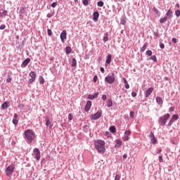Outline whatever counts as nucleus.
<instances>
[{
  "instance_id": "1",
  "label": "nucleus",
  "mask_w": 180,
  "mask_h": 180,
  "mask_svg": "<svg viewBox=\"0 0 180 180\" xmlns=\"http://www.w3.org/2000/svg\"><path fill=\"white\" fill-rule=\"evenodd\" d=\"M24 135L25 137L26 142L28 144H30V143H32L36 137L34 131H33V130L32 129L25 130L24 132Z\"/></svg>"
},
{
  "instance_id": "2",
  "label": "nucleus",
  "mask_w": 180,
  "mask_h": 180,
  "mask_svg": "<svg viewBox=\"0 0 180 180\" xmlns=\"http://www.w3.org/2000/svg\"><path fill=\"white\" fill-rule=\"evenodd\" d=\"M95 148L100 154H103L105 153V142L103 140H97L94 142Z\"/></svg>"
},
{
  "instance_id": "3",
  "label": "nucleus",
  "mask_w": 180,
  "mask_h": 180,
  "mask_svg": "<svg viewBox=\"0 0 180 180\" xmlns=\"http://www.w3.org/2000/svg\"><path fill=\"white\" fill-rule=\"evenodd\" d=\"M171 117V115L169 114H166L162 117H160L158 120V123L160 126H165V124L167 123V120Z\"/></svg>"
},
{
  "instance_id": "4",
  "label": "nucleus",
  "mask_w": 180,
  "mask_h": 180,
  "mask_svg": "<svg viewBox=\"0 0 180 180\" xmlns=\"http://www.w3.org/2000/svg\"><path fill=\"white\" fill-rule=\"evenodd\" d=\"M116 81V77H115V72H112L111 75H108L105 77V82H107V84H112Z\"/></svg>"
},
{
  "instance_id": "5",
  "label": "nucleus",
  "mask_w": 180,
  "mask_h": 180,
  "mask_svg": "<svg viewBox=\"0 0 180 180\" xmlns=\"http://www.w3.org/2000/svg\"><path fill=\"white\" fill-rule=\"evenodd\" d=\"M13 171H15V165H11L6 169L5 172L7 176H11L13 174Z\"/></svg>"
},
{
  "instance_id": "6",
  "label": "nucleus",
  "mask_w": 180,
  "mask_h": 180,
  "mask_svg": "<svg viewBox=\"0 0 180 180\" xmlns=\"http://www.w3.org/2000/svg\"><path fill=\"white\" fill-rule=\"evenodd\" d=\"M33 156L34 158L37 159V161H39L41 158V155H40V150L39 148H35L33 150Z\"/></svg>"
},
{
  "instance_id": "7",
  "label": "nucleus",
  "mask_w": 180,
  "mask_h": 180,
  "mask_svg": "<svg viewBox=\"0 0 180 180\" xmlns=\"http://www.w3.org/2000/svg\"><path fill=\"white\" fill-rule=\"evenodd\" d=\"M101 116H102V112L98 111L96 113L91 115L90 119L91 120H98V119H100Z\"/></svg>"
},
{
  "instance_id": "8",
  "label": "nucleus",
  "mask_w": 180,
  "mask_h": 180,
  "mask_svg": "<svg viewBox=\"0 0 180 180\" xmlns=\"http://www.w3.org/2000/svg\"><path fill=\"white\" fill-rule=\"evenodd\" d=\"M91 106H92V101H87L86 104L84 107L85 112H89V109H91Z\"/></svg>"
},
{
  "instance_id": "9",
  "label": "nucleus",
  "mask_w": 180,
  "mask_h": 180,
  "mask_svg": "<svg viewBox=\"0 0 180 180\" xmlns=\"http://www.w3.org/2000/svg\"><path fill=\"white\" fill-rule=\"evenodd\" d=\"M153 91H154V88H153V87L148 88L146 90V91L145 92V97L148 98V96H150V95H151L153 94Z\"/></svg>"
},
{
  "instance_id": "10",
  "label": "nucleus",
  "mask_w": 180,
  "mask_h": 180,
  "mask_svg": "<svg viewBox=\"0 0 180 180\" xmlns=\"http://www.w3.org/2000/svg\"><path fill=\"white\" fill-rule=\"evenodd\" d=\"M67 39V31L63 30L60 34V40L64 43V40Z\"/></svg>"
},
{
  "instance_id": "11",
  "label": "nucleus",
  "mask_w": 180,
  "mask_h": 180,
  "mask_svg": "<svg viewBox=\"0 0 180 180\" xmlns=\"http://www.w3.org/2000/svg\"><path fill=\"white\" fill-rule=\"evenodd\" d=\"M30 63V58H26L21 64L22 68H25V67H27V65Z\"/></svg>"
},
{
  "instance_id": "12",
  "label": "nucleus",
  "mask_w": 180,
  "mask_h": 180,
  "mask_svg": "<svg viewBox=\"0 0 180 180\" xmlns=\"http://www.w3.org/2000/svg\"><path fill=\"white\" fill-rule=\"evenodd\" d=\"M99 18V12L95 11L93 15V20L94 22H98V19Z\"/></svg>"
},
{
  "instance_id": "13",
  "label": "nucleus",
  "mask_w": 180,
  "mask_h": 180,
  "mask_svg": "<svg viewBox=\"0 0 180 180\" xmlns=\"http://www.w3.org/2000/svg\"><path fill=\"white\" fill-rule=\"evenodd\" d=\"M116 144L115 145V148H120L122 147V141L120 139L115 140Z\"/></svg>"
},
{
  "instance_id": "14",
  "label": "nucleus",
  "mask_w": 180,
  "mask_h": 180,
  "mask_svg": "<svg viewBox=\"0 0 180 180\" xmlns=\"http://www.w3.org/2000/svg\"><path fill=\"white\" fill-rule=\"evenodd\" d=\"M111 61H112V55L108 53V56H106L105 63L106 64H110Z\"/></svg>"
},
{
  "instance_id": "15",
  "label": "nucleus",
  "mask_w": 180,
  "mask_h": 180,
  "mask_svg": "<svg viewBox=\"0 0 180 180\" xmlns=\"http://www.w3.org/2000/svg\"><path fill=\"white\" fill-rule=\"evenodd\" d=\"M25 11H26L25 7H20V11H19V16H20V18H22V16H23V13H25Z\"/></svg>"
},
{
  "instance_id": "16",
  "label": "nucleus",
  "mask_w": 180,
  "mask_h": 180,
  "mask_svg": "<svg viewBox=\"0 0 180 180\" xmlns=\"http://www.w3.org/2000/svg\"><path fill=\"white\" fill-rule=\"evenodd\" d=\"M46 120V127H49V126H50V127L51 128V121L50 120V119H49V117H46L45 118Z\"/></svg>"
},
{
  "instance_id": "17",
  "label": "nucleus",
  "mask_w": 180,
  "mask_h": 180,
  "mask_svg": "<svg viewBox=\"0 0 180 180\" xmlns=\"http://www.w3.org/2000/svg\"><path fill=\"white\" fill-rule=\"evenodd\" d=\"M165 16L169 18H172V10L169 9L166 13Z\"/></svg>"
},
{
  "instance_id": "18",
  "label": "nucleus",
  "mask_w": 180,
  "mask_h": 180,
  "mask_svg": "<svg viewBox=\"0 0 180 180\" xmlns=\"http://www.w3.org/2000/svg\"><path fill=\"white\" fill-rule=\"evenodd\" d=\"M113 105V101H112V98H110L107 101V106L108 108H112Z\"/></svg>"
},
{
  "instance_id": "19",
  "label": "nucleus",
  "mask_w": 180,
  "mask_h": 180,
  "mask_svg": "<svg viewBox=\"0 0 180 180\" xmlns=\"http://www.w3.org/2000/svg\"><path fill=\"white\" fill-rule=\"evenodd\" d=\"M8 15V11L6 10L3 11L2 12L0 11V18H4V16Z\"/></svg>"
},
{
  "instance_id": "20",
  "label": "nucleus",
  "mask_w": 180,
  "mask_h": 180,
  "mask_svg": "<svg viewBox=\"0 0 180 180\" xmlns=\"http://www.w3.org/2000/svg\"><path fill=\"white\" fill-rule=\"evenodd\" d=\"M29 75L31 77V79H36V72L32 71L29 73Z\"/></svg>"
},
{
  "instance_id": "21",
  "label": "nucleus",
  "mask_w": 180,
  "mask_h": 180,
  "mask_svg": "<svg viewBox=\"0 0 180 180\" xmlns=\"http://www.w3.org/2000/svg\"><path fill=\"white\" fill-rule=\"evenodd\" d=\"M123 81H124V84L125 85L126 89H129V88H130V86L129 85V83H127V80L126 79V78L124 77Z\"/></svg>"
},
{
  "instance_id": "22",
  "label": "nucleus",
  "mask_w": 180,
  "mask_h": 180,
  "mask_svg": "<svg viewBox=\"0 0 180 180\" xmlns=\"http://www.w3.org/2000/svg\"><path fill=\"white\" fill-rule=\"evenodd\" d=\"M156 102L158 105H162V98L161 97H156Z\"/></svg>"
},
{
  "instance_id": "23",
  "label": "nucleus",
  "mask_w": 180,
  "mask_h": 180,
  "mask_svg": "<svg viewBox=\"0 0 180 180\" xmlns=\"http://www.w3.org/2000/svg\"><path fill=\"white\" fill-rule=\"evenodd\" d=\"M110 133H116V127L115 126H111L109 128Z\"/></svg>"
},
{
  "instance_id": "24",
  "label": "nucleus",
  "mask_w": 180,
  "mask_h": 180,
  "mask_svg": "<svg viewBox=\"0 0 180 180\" xmlns=\"http://www.w3.org/2000/svg\"><path fill=\"white\" fill-rule=\"evenodd\" d=\"M172 119L175 122V120H178L179 119V115H178V114L173 115L172 116Z\"/></svg>"
},
{
  "instance_id": "25",
  "label": "nucleus",
  "mask_w": 180,
  "mask_h": 180,
  "mask_svg": "<svg viewBox=\"0 0 180 180\" xmlns=\"http://www.w3.org/2000/svg\"><path fill=\"white\" fill-rule=\"evenodd\" d=\"M72 67H77V59L75 58L72 60Z\"/></svg>"
},
{
  "instance_id": "26",
  "label": "nucleus",
  "mask_w": 180,
  "mask_h": 180,
  "mask_svg": "<svg viewBox=\"0 0 180 180\" xmlns=\"http://www.w3.org/2000/svg\"><path fill=\"white\" fill-rule=\"evenodd\" d=\"M146 49H147V44H143V46L141 49V53H144V51H146Z\"/></svg>"
},
{
  "instance_id": "27",
  "label": "nucleus",
  "mask_w": 180,
  "mask_h": 180,
  "mask_svg": "<svg viewBox=\"0 0 180 180\" xmlns=\"http://www.w3.org/2000/svg\"><path fill=\"white\" fill-rule=\"evenodd\" d=\"M65 53H66V54H70V53H71V47H70V46H67L66 48H65Z\"/></svg>"
},
{
  "instance_id": "28",
  "label": "nucleus",
  "mask_w": 180,
  "mask_h": 180,
  "mask_svg": "<svg viewBox=\"0 0 180 180\" xmlns=\"http://www.w3.org/2000/svg\"><path fill=\"white\" fill-rule=\"evenodd\" d=\"M168 17L165 16L163 18L160 20V23H164V22H167Z\"/></svg>"
},
{
  "instance_id": "29",
  "label": "nucleus",
  "mask_w": 180,
  "mask_h": 180,
  "mask_svg": "<svg viewBox=\"0 0 180 180\" xmlns=\"http://www.w3.org/2000/svg\"><path fill=\"white\" fill-rule=\"evenodd\" d=\"M149 60H152V61H154V63H157V56H150Z\"/></svg>"
},
{
  "instance_id": "30",
  "label": "nucleus",
  "mask_w": 180,
  "mask_h": 180,
  "mask_svg": "<svg viewBox=\"0 0 180 180\" xmlns=\"http://www.w3.org/2000/svg\"><path fill=\"white\" fill-rule=\"evenodd\" d=\"M122 140L124 141H129V140H130V137H129L127 135H125L122 136Z\"/></svg>"
},
{
  "instance_id": "31",
  "label": "nucleus",
  "mask_w": 180,
  "mask_h": 180,
  "mask_svg": "<svg viewBox=\"0 0 180 180\" xmlns=\"http://www.w3.org/2000/svg\"><path fill=\"white\" fill-rule=\"evenodd\" d=\"M89 0H83L82 4L84 6H88L89 5Z\"/></svg>"
},
{
  "instance_id": "32",
  "label": "nucleus",
  "mask_w": 180,
  "mask_h": 180,
  "mask_svg": "<svg viewBox=\"0 0 180 180\" xmlns=\"http://www.w3.org/2000/svg\"><path fill=\"white\" fill-rule=\"evenodd\" d=\"M1 108L3 109H6V108H8V103L6 101L4 102L2 105H1Z\"/></svg>"
},
{
  "instance_id": "33",
  "label": "nucleus",
  "mask_w": 180,
  "mask_h": 180,
  "mask_svg": "<svg viewBox=\"0 0 180 180\" xmlns=\"http://www.w3.org/2000/svg\"><path fill=\"white\" fill-rule=\"evenodd\" d=\"M97 5H98V6H100V8H102V6H103V5H104V3H103V1H100L97 3Z\"/></svg>"
},
{
  "instance_id": "34",
  "label": "nucleus",
  "mask_w": 180,
  "mask_h": 180,
  "mask_svg": "<svg viewBox=\"0 0 180 180\" xmlns=\"http://www.w3.org/2000/svg\"><path fill=\"white\" fill-rule=\"evenodd\" d=\"M124 134H125V136H130V134H131V131H130V130H126L125 131H124Z\"/></svg>"
},
{
  "instance_id": "35",
  "label": "nucleus",
  "mask_w": 180,
  "mask_h": 180,
  "mask_svg": "<svg viewBox=\"0 0 180 180\" xmlns=\"http://www.w3.org/2000/svg\"><path fill=\"white\" fill-rule=\"evenodd\" d=\"M53 16H54V11L51 13H48L46 15V17L49 18H51Z\"/></svg>"
},
{
  "instance_id": "36",
  "label": "nucleus",
  "mask_w": 180,
  "mask_h": 180,
  "mask_svg": "<svg viewBox=\"0 0 180 180\" xmlns=\"http://www.w3.org/2000/svg\"><path fill=\"white\" fill-rule=\"evenodd\" d=\"M39 84L41 85H43V84H44V78H43V77H40Z\"/></svg>"
},
{
  "instance_id": "37",
  "label": "nucleus",
  "mask_w": 180,
  "mask_h": 180,
  "mask_svg": "<svg viewBox=\"0 0 180 180\" xmlns=\"http://www.w3.org/2000/svg\"><path fill=\"white\" fill-rule=\"evenodd\" d=\"M12 81V78L11 77V75H7L6 82H11Z\"/></svg>"
},
{
  "instance_id": "38",
  "label": "nucleus",
  "mask_w": 180,
  "mask_h": 180,
  "mask_svg": "<svg viewBox=\"0 0 180 180\" xmlns=\"http://www.w3.org/2000/svg\"><path fill=\"white\" fill-rule=\"evenodd\" d=\"M87 98H88V99H90V101H94V99H95L94 98V95H92V94H89Z\"/></svg>"
},
{
  "instance_id": "39",
  "label": "nucleus",
  "mask_w": 180,
  "mask_h": 180,
  "mask_svg": "<svg viewBox=\"0 0 180 180\" xmlns=\"http://www.w3.org/2000/svg\"><path fill=\"white\" fill-rule=\"evenodd\" d=\"M146 54H147V56H149V57H150V56H153V51H151V50H148L146 51Z\"/></svg>"
},
{
  "instance_id": "40",
  "label": "nucleus",
  "mask_w": 180,
  "mask_h": 180,
  "mask_svg": "<svg viewBox=\"0 0 180 180\" xmlns=\"http://www.w3.org/2000/svg\"><path fill=\"white\" fill-rule=\"evenodd\" d=\"M153 11H154L155 13H156L157 15H160V11H158L157 8L154 7V8H153Z\"/></svg>"
},
{
  "instance_id": "41",
  "label": "nucleus",
  "mask_w": 180,
  "mask_h": 180,
  "mask_svg": "<svg viewBox=\"0 0 180 180\" xmlns=\"http://www.w3.org/2000/svg\"><path fill=\"white\" fill-rule=\"evenodd\" d=\"M175 121L171 118V120H169V123H168V126H172V124H174Z\"/></svg>"
},
{
  "instance_id": "42",
  "label": "nucleus",
  "mask_w": 180,
  "mask_h": 180,
  "mask_svg": "<svg viewBox=\"0 0 180 180\" xmlns=\"http://www.w3.org/2000/svg\"><path fill=\"white\" fill-rule=\"evenodd\" d=\"M57 5H58V3L57 2H53L51 4V8H56V6H57Z\"/></svg>"
},
{
  "instance_id": "43",
  "label": "nucleus",
  "mask_w": 180,
  "mask_h": 180,
  "mask_svg": "<svg viewBox=\"0 0 180 180\" xmlns=\"http://www.w3.org/2000/svg\"><path fill=\"white\" fill-rule=\"evenodd\" d=\"M175 15L177 18H179L180 16V11L179 10H177L175 11Z\"/></svg>"
},
{
  "instance_id": "44",
  "label": "nucleus",
  "mask_w": 180,
  "mask_h": 180,
  "mask_svg": "<svg viewBox=\"0 0 180 180\" xmlns=\"http://www.w3.org/2000/svg\"><path fill=\"white\" fill-rule=\"evenodd\" d=\"M36 80V79H30V80L28 81V84L30 85L32 84V82H34V81Z\"/></svg>"
},
{
  "instance_id": "45",
  "label": "nucleus",
  "mask_w": 180,
  "mask_h": 180,
  "mask_svg": "<svg viewBox=\"0 0 180 180\" xmlns=\"http://www.w3.org/2000/svg\"><path fill=\"white\" fill-rule=\"evenodd\" d=\"M12 122H13V124H15V126L18 125V120L13 119Z\"/></svg>"
},
{
  "instance_id": "46",
  "label": "nucleus",
  "mask_w": 180,
  "mask_h": 180,
  "mask_svg": "<svg viewBox=\"0 0 180 180\" xmlns=\"http://www.w3.org/2000/svg\"><path fill=\"white\" fill-rule=\"evenodd\" d=\"M47 32H48V36H51L53 34V32L51 31V30L48 29Z\"/></svg>"
},
{
  "instance_id": "47",
  "label": "nucleus",
  "mask_w": 180,
  "mask_h": 180,
  "mask_svg": "<svg viewBox=\"0 0 180 180\" xmlns=\"http://www.w3.org/2000/svg\"><path fill=\"white\" fill-rule=\"evenodd\" d=\"M151 143L152 144H155V143H157V139H155V138H152Z\"/></svg>"
},
{
  "instance_id": "48",
  "label": "nucleus",
  "mask_w": 180,
  "mask_h": 180,
  "mask_svg": "<svg viewBox=\"0 0 180 180\" xmlns=\"http://www.w3.org/2000/svg\"><path fill=\"white\" fill-rule=\"evenodd\" d=\"M72 117H73L72 114H69L68 115L69 122H71V120H72Z\"/></svg>"
},
{
  "instance_id": "49",
  "label": "nucleus",
  "mask_w": 180,
  "mask_h": 180,
  "mask_svg": "<svg viewBox=\"0 0 180 180\" xmlns=\"http://www.w3.org/2000/svg\"><path fill=\"white\" fill-rule=\"evenodd\" d=\"M6 25H1L0 26V30H4V29H6Z\"/></svg>"
},
{
  "instance_id": "50",
  "label": "nucleus",
  "mask_w": 180,
  "mask_h": 180,
  "mask_svg": "<svg viewBox=\"0 0 180 180\" xmlns=\"http://www.w3.org/2000/svg\"><path fill=\"white\" fill-rule=\"evenodd\" d=\"M115 180H120V175L116 174L115 177Z\"/></svg>"
},
{
  "instance_id": "51",
  "label": "nucleus",
  "mask_w": 180,
  "mask_h": 180,
  "mask_svg": "<svg viewBox=\"0 0 180 180\" xmlns=\"http://www.w3.org/2000/svg\"><path fill=\"white\" fill-rule=\"evenodd\" d=\"M150 139H154V138H155V136H154V133H153V131H151V132L150 133Z\"/></svg>"
},
{
  "instance_id": "52",
  "label": "nucleus",
  "mask_w": 180,
  "mask_h": 180,
  "mask_svg": "<svg viewBox=\"0 0 180 180\" xmlns=\"http://www.w3.org/2000/svg\"><path fill=\"white\" fill-rule=\"evenodd\" d=\"M160 49H165V45L164 44H162V43H161V44H160Z\"/></svg>"
},
{
  "instance_id": "53",
  "label": "nucleus",
  "mask_w": 180,
  "mask_h": 180,
  "mask_svg": "<svg viewBox=\"0 0 180 180\" xmlns=\"http://www.w3.org/2000/svg\"><path fill=\"white\" fill-rule=\"evenodd\" d=\"M130 117H131V119H133V117H134V112H133V111L130 112Z\"/></svg>"
},
{
  "instance_id": "54",
  "label": "nucleus",
  "mask_w": 180,
  "mask_h": 180,
  "mask_svg": "<svg viewBox=\"0 0 180 180\" xmlns=\"http://www.w3.org/2000/svg\"><path fill=\"white\" fill-rule=\"evenodd\" d=\"M93 81L94 82H96V81H98V76H94V78H93Z\"/></svg>"
},
{
  "instance_id": "55",
  "label": "nucleus",
  "mask_w": 180,
  "mask_h": 180,
  "mask_svg": "<svg viewBox=\"0 0 180 180\" xmlns=\"http://www.w3.org/2000/svg\"><path fill=\"white\" fill-rule=\"evenodd\" d=\"M131 96H132L133 98H136V96H137V93H136V92H132V93H131Z\"/></svg>"
},
{
  "instance_id": "56",
  "label": "nucleus",
  "mask_w": 180,
  "mask_h": 180,
  "mask_svg": "<svg viewBox=\"0 0 180 180\" xmlns=\"http://www.w3.org/2000/svg\"><path fill=\"white\" fill-rule=\"evenodd\" d=\"M121 24L126 25V20H124V18L121 20Z\"/></svg>"
},
{
  "instance_id": "57",
  "label": "nucleus",
  "mask_w": 180,
  "mask_h": 180,
  "mask_svg": "<svg viewBox=\"0 0 180 180\" xmlns=\"http://www.w3.org/2000/svg\"><path fill=\"white\" fill-rule=\"evenodd\" d=\"M108 40H109V38H108V37H103V41H104V43H106V41H108Z\"/></svg>"
},
{
  "instance_id": "58",
  "label": "nucleus",
  "mask_w": 180,
  "mask_h": 180,
  "mask_svg": "<svg viewBox=\"0 0 180 180\" xmlns=\"http://www.w3.org/2000/svg\"><path fill=\"white\" fill-rule=\"evenodd\" d=\"M101 99L103 100V101H106V99H107V97H106V95H103L102 96V97H101Z\"/></svg>"
},
{
  "instance_id": "59",
  "label": "nucleus",
  "mask_w": 180,
  "mask_h": 180,
  "mask_svg": "<svg viewBox=\"0 0 180 180\" xmlns=\"http://www.w3.org/2000/svg\"><path fill=\"white\" fill-rule=\"evenodd\" d=\"M99 95V93L98 92H97V93H96V94H94V95H93V97L94 98V99L96 98H98V96Z\"/></svg>"
},
{
  "instance_id": "60",
  "label": "nucleus",
  "mask_w": 180,
  "mask_h": 180,
  "mask_svg": "<svg viewBox=\"0 0 180 180\" xmlns=\"http://www.w3.org/2000/svg\"><path fill=\"white\" fill-rule=\"evenodd\" d=\"M153 35H154L155 37H158V36H160V34H158V32H153Z\"/></svg>"
},
{
  "instance_id": "61",
  "label": "nucleus",
  "mask_w": 180,
  "mask_h": 180,
  "mask_svg": "<svg viewBox=\"0 0 180 180\" xmlns=\"http://www.w3.org/2000/svg\"><path fill=\"white\" fill-rule=\"evenodd\" d=\"M172 41L174 43V44H176V38H172Z\"/></svg>"
},
{
  "instance_id": "62",
  "label": "nucleus",
  "mask_w": 180,
  "mask_h": 180,
  "mask_svg": "<svg viewBox=\"0 0 180 180\" xmlns=\"http://www.w3.org/2000/svg\"><path fill=\"white\" fill-rule=\"evenodd\" d=\"M100 70L101 71L102 74L105 73V68H101Z\"/></svg>"
},
{
  "instance_id": "63",
  "label": "nucleus",
  "mask_w": 180,
  "mask_h": 180,
  "mask_svg": "<svg viewBox=\"0 0 180 180\" xmlns=\"http://www.w3.org/2000/svg\"><path fill=\"white\" fill-rule=\"evenodd\" d=\"M174 107H171V108H169V112H174Z\"/></svg>"
},
{
  "instance_id": "64",
  "label": "nucleus",
  "mask_w": 180,
  "mask_h": 180,
  "mask_svg": "<svg viewBox=\"0 0 180 180\" xmlns=\"http://www.w3.org/2000/svg\"><path fill=\"white\" fill-rule=\"evenodd\" d=\"M159 162H162V156L159 157Z\"/></svg>"
}]
</instances>
